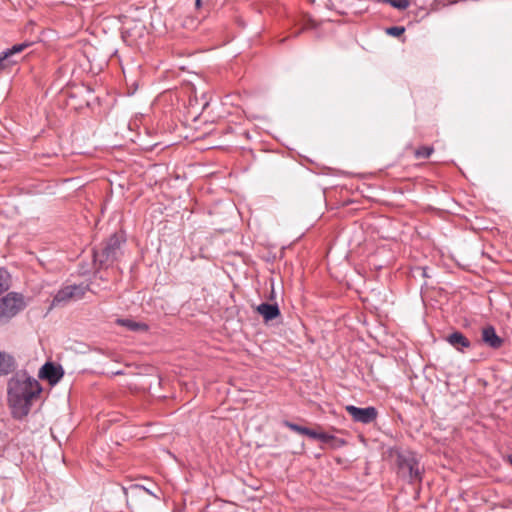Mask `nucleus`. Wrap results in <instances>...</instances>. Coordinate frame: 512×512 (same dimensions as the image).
<instances>
[{"instance_id":"dca6fc26","label":"nucleus","mask_w":512,"mask_h":512,"mask_svg":"<svg viewBox=\"0 0 512 512\" xmlns=\"http://www.w3.org/2000/svg\"><path fill=\"white\" fill-rule=\"evenodd\" d=\"M31 45H32L31 42L25 41L23 43L13 45L11 48L5 50V52L11 58V56H13L14 54L24 51L26 48L30 47Z\"/></svg>"},{"instance_id":"20e7f679","label":"nucleus","mask_w":512,"mask_h":512,"mask_svg":"<svg viewBox=\"0 0 512 512\" xmlns=\"http://www.w3.org/2000/svg\"><path fill=\"white\" fill-rule=\"evenodd\" d=\"M25 308L21 294L10 292L0 299V325L7 323Z\"/></svg>"},{"instance_id":"6e6552de","label":"nucleus","mask_w":512,"mask_h":512,"mask_svg":"<svg viewBox=\"0 0 512 512\" xmlns=\"http://www.w3.org/2000/svg\"><path fill=\"white\" fill-rule=\"evenodd\" d=\"M38 375L41 379L48 380L51 385H54L63 377L64 371L60 365L46 362L39 370Z\"/></svg>"},{"instance_id":"412c9836","label":"nucleus","mask_w":512,"mask_h":512,"mask_svg":"<svg viewBox=\"0 0 512 512\" xmlns=\"http://www.w3.org/2000/svg\"><path fill=\"white\" fill-rule=\"evenodd\" d=\"M404 31H405V28L402 26H392V27L387 28V30H386L388 35H391L394 37H398V36L402 35L404 33Z\"/></svg>"},{"instance_id":"f8f14e48","label":"nucleus","mask_w":512,"mask_h":512,"mask_svg":"<svg viewBox=\"0 0 512 512\" xmlns=\"http://www.w3.org/2000/svg\"><path fill=\"white\" fill-rule=\"evenodd\" d=\"M256 311L263 317L265 322H269L280 316V309L277 304L264 302L256 307Z\"/></svg>"},{"instance_id":"f03ea898","label":"nucleus","mask_w":512,"mask_h":512,"mask_svg":"<svg viewBox=\"0 0 512 512\" xmlns=\"http://www.w3.org/2000/svg\"><path fill=\"white\" fill-rule=\"evenodd\" d=\"M126 242L123 235L113 234L99 249H93V258L95 264H98L100 268L111 267L117 262L123 255L122 246Z\"/></svg>"},{"instance_id":"6ab92c4d","label":"nucleus","mask_w":512,"mask_h":512,"mask_svg":"<svg viewBox=\"0 0 512 512\" xmlns=\"http://www.w3.org/2000/svg\"><path fill=\"white\" fill-rule=\"evenodd\" d=\"M15 62L10 59L8 54L3 51L0 55V72L14 65Z\"/></svg>"},{"instance_id":"f257e3e1","label":"nucleus","mask_w":512,"mask_h":512,"mask_svg":"<svg viewBox=\"0 0 512 512\" xmlns=\"http://www.w3.org/2000/svg\"><path fill=\"white\" fill-rule=\"evenodd\" d=\"M42 391L38 380L26 371L16 372L8 381L7 398L14 418L22 419L30 412L32 401Z\"/></svg>"},{"instance_id":"9b49d317","label":"nucleus","mask_w":512,"mask_h":512,"mask_svg":"<svg viewBox=\"0 0 512 512\" xmlns=\"http://www.w3.org/2000/svg\"><path fill=\"white\" fill-rule=\"evenodd\" d=\"M17 367L13 355L8 352L0 351V376H7L14 372Z\"/></svg>"},{"instance_id":"ddd939ff","label":"nucleus","mask_w":512,"mask_h":512,"mask_svg":"<svg viewBox=\"0 0 512 512\" xmlns=\"http://www.w3.org/2000/svg\"><path fill=\"white\" fill-rule=\"evenodd\" d=\"M316 439L321 441L322 443L329 445V447L332 449H339L347 444V442L344 439L338 438L334 435L325 432H318V436Z\"/></svg>"},{"instance_id":"9d476101","label":"nucleus","mask_w":512,"mask_h":512,"mask_svg":"<svg viewBox=\"0 0 512 512\" xmlns=\"http://www.w3.org/2000/svg\"><path fill=\"white\" fill-rule=\"evenodd\" d=\"M481 336L482 341L492 349H499L504 343V339L497 335L492 325L484 327Z\"/></svg>"},{"instance_id":"7ed1b4c3","label":"nucleus","mask_w":512,"mask_h":512,"mask_svg":"<svg viewBox=\"0 0 512 512\" xmlns=\"http://www.w3.org/2000/svg\"><path fill=\"white\" fill-rule=\"evenodd\" d=\"M124 494L131 512H147L150 510L149 497L160 500L159 495L138 484L124 488Z\"/></svg>"},{"instance_id":"2eb2a0df","label":"nucleus","mask_w":512,"mask_h":512,"mask_svg":"<svg viewBox=\"0 0 512 512\" xmlns=\"http://www.w3.org/2000/svg\"><path fill=\"white\" fill-rule=\"evenodd\" d=\"M10 288V275L4 268H0V295Z\"/></svg>"},{"instance_id":"f3484780","label":"nucleus","mask_w":512,"mask_h":512,"mask_svg":"<svg viewBox=\"0 0 512 512\" xmlns=\"http://www.w3.org/2000/svg\"><path fill=\"white\" fill-rule=\"evenodd\" d=\"M434 149L431 146H421L418 149L415 150V157L417 159H426L431 156Z\"/></svg>"},{"instance_id":"1a4fd4ad","label":"nucleus","mask_w":512,"mask_h":512,"mask_svg":"<svg viewBox=\"0 0 512 512\" xmlns=\"http://www.w3.org/2000/svg\"><path fill=\"white\" fill-rule=\"evenodd\" d=\"M446 341L455 350L465 353L471 348V341L460 331H454L446 337Z\"/></svg>"},{"instance_id":"4be33fe9","label":"nucleus","mask_w":512,"mask_h":512,"mask_svg":"<svg viewBox=\"0 0 512 512\" xmlns=\"http://www.w3.org/2000/svg\"><path fill=\"white\" fill-rule=\"evenodd\" d=\"M202 4H203V0H196L195 1V5H196L197 8H200L202 6Z\"/></svg>"},{"instance_id":"5701e85b","label":"nucleus","mask_w":512,"mask_h":512,"mask_svg":"<svg viewBox=\"0 0 512 512\" xmlns=\"http://www.w3.org/2000/svg\"><path fill=\"white\" fill-rule=\"evenodd\" d=\"M508 461H509V463L512 465V454H510V455L508 456Z\"/></svg>"},{"instance_id":"0eeeda50","label":"nucleus","mask_w":512,"mask_h":512,"mask_svg":"<svg viewBox=\"0 0 512 512\" xmlns=\"http://www.w3.org/2000/svg\"><path fill=\"white\" fill-rule=\"evenodd\" d=\"M398 463L400 472L407 474L410 482L421 480L419 464L413 456L399 455Z\"/></svg>"},{"instance_id":"4468645a","label":"nucleus","mask_w":512,"mask_h":512,"mask_svg":"<svg viewBox=\"0 0 512 512\" xmlns=\"http://www.w3.org/2000/svg\"><path fill=\"white\" fill-rule=\"evenodd\" d=\"M285 426L288 427L290 430L296 432V433H299V434H302V435H306L312 439H316L317 436H318V432L313 430V429H310V428H307V427H303V426H300L296 423H292V422H289V421H285Z\"/></svg>"},{"instance_id":"aec40b11","label":"nucleus","mask_w":512,"mask_h":512,"mask_svg":"<svg viewBox=\"0 0 512 512\" xmlns=\"http://www.w3.org/2000/svg\"><path fill=\"white\" fill-rule=\"evenodd\" d=\"M122 325L128 327L132 331L146 330L147 326L143 323L134 322L131 320H122Z\"/></svg>"},{"instance_id":"39448f33","label":"nucleus","mask_w":512,"mask_h":512,"mask_svg":"<svg viewBox=\"0 0 512 512\" xmlns=\"http://www.w3.org/2000/svg\"><path fill=\"white\" fill-rule=\"evenodd\" d=\"M85 287L81 285H69L60 289L52 300V306L64 305L72 299H80L85 294Z\"/></svg>"},{"instance_id":"423d86ee","label":"nucleus","mask_w":512,"mask_h":512,"mask_svg":"<svg viewBox=\"0 0 512 512\" xmlns=\"http://www.w3.org/2000/svg\"><path fill=\"white\" fill-rule=\"evenodd\" d=\"M345 409L355 422L362 424L372 423L378 415L377 409L373 406L359 408L354 405H348Z\"/></svg>"},{"instance_id":"a211bd4d","label":"nucleus","mask_w":512,"mask_h":512,"mask_svg":"<svg viewBox=\"0 0 512 512\" xmlns=\"http://www.w3.org/2000/svg\"><path fill=\"white\" fill-rule=\"evenodd\" d=\"M383 3L389 4L399 10H405L409 7L410 2L408 0H382Z\"/></svg>"}]
</instances>
